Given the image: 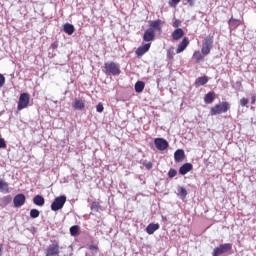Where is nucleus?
Here are the masks:
<instances>
[{"label":"nucleus","mask_w":256,"mask_h":256,"mask_svg":"<svg viewBox=\"0 0 256 256\" xmlns=\"http://www.w3.org/2000/svg\"><path fill=\"white\" fill-rule=\"evenodd\" d=\"M103 71L106 75H121V68L115 62H106Z\"/></svg>","instance_id":"obj_1"},{"label":"nucleus","mask_w":256,"mask_h":256,"mask_svg":"<svg viewBox=\"0 0 256 256\" xmlns=\"http://www.w3.org/2000/svg\"><path fill=\"white\" fill-rule=\"evenodd\" d=\"M230 109L231 104L229 102H222L210 109V115H221V113H227Z\"/></svg>","instance_id":"obj_2"},{"label":"nucleus","mask_w":256,"mask_h":256,"mask_svg":"<svg viewBox=\"0 0 256 256\" xmlns=\"http://www.w3.org/2000/svg\"><path fill=\"white\" fill-rule=\"evenodd\" d=\"M214 38L211 35L206 36L202 41L201 53L202 55H209L213 49Z\"/></svg>","instance_id":"obj_3"},{"label":"nucleus","mask_w":256,"mask_h":256,"mask_svg":"<svg viewBox=\"0 0 256 256\" xmlns=\"http://www.w3.org/2000/svg\"><path fill=\"white\" fill-rule=\"evenodd\" d=\"M65 203H67V196L62 195L56 197L51 204L52 211H59L60 209H63Z\"/></svg>","instance_id":"obj_4"},{"label":"nucleus","mask_w":256,"mask_h":256,"mask_svg":"<svg viewBox=\"0 0 256 256\" xmlns=\"http://www.w3.org/2000/svg\"><path fill=\"white\" fill-rule=\"evenodd\" d=\"M29 99L30 97L27 93H22L20 95L17 106L18 111H23V109H27V107H29Z\"/></svg>","instance_id":"obj_5"},{"label":"nucleus","mask_w":256,"mask_h":256,"mask_svg":"<svg viewBox=\"0 0 256 256\" xmlns=\"http://www.w3.org/2000/svg\"><path fill=\"white\" fill-rule=\"evenodd\" d=\"M232 248L233 246L231 244H222L213 250V256L223 255V253L231 251Z\"/></svg>","instance_id":"obj_6"},{"label":"nucleus","mask_w":256,"mask_h":256,"mask_svg":"<svg viewBox=\"0 0 256 256\" xmlns=\"http://www.w3.org/2000/svg\"><path fill=\"white\" fill-rule=\"evenodd\" d=\"M46 256H59V243L49 245L45 250Z\"/></svg>","instance_id":"obj_7"},{"label":"nucleus","mask_w":256,"mask_h":256,"mask_svg":"<svg viewBox=\"0 0 256 256\" xmlns=\"http://www.w3.org/2000/svg\"><path fill=\"white\" fill-rule=\"evenodd\" d=\"M154 145L158 151H165L169 147V142L163 138H155Z\"/></svg>","instance_id":"obj_8"},{"label":"nucleus","mask_w":256,"mask_h":256,"mask_svg":"<svg viewBox=\"0 0 256 256\" xmlns=\"http://www.w3.org/2000/svg\"><path fill=\"white\" fill-rule=\"evenodd\" d=\"M25 200V194H17L13 199L14 207H23Z\"/></svg>","instance_id":"obj_9"},{"label":"nucleus","mask_w":256,"mask_h":256,"mask_svg":"<svg viewBox=\"0 0 256 256\" xmlns=\"http://www.w3.org/2000/svg\"><path fill=\"white\" fill-rule=\"evenodd\" d=\"M149 49H151V43H146L143 46L138 47L135 53L137 57H143V55H145Z\"/></svg>","instance_id":"obj_10"},{"label":"nucleus","mask_w":256,"mask_h":256,"mask_svg":"<svg viewBox=\"0 0 256 256\" xmlns=\"http://www.w3.org/2000/svg\"><path fill=\"white\" fill-rule=\"evenodd\" d=\"M72 107L76 111H83L85 109V100L75 98Z\"/></svg>","instance_id":"obj_11"},{"label":"nucleus","mask_w":256,"mask_h":256,"mask_svg":"<svg viewBox=\"0 0 256 256\" xmlns=\"http://www.w3.org/2000/svg\"><path fill=\"white\" fill-rule=\"evenodd\" d=\"M153 39H155V31L152 28H149L144 32L143 41L149 43V41H153Z\"/></svg>","instance_id":"obj_12"},{"label":"nucleus","mask_w":256,"mask_h":256,"mask_svg":"<svg viewBox=\"0 0 256 256\" xmlns=\"http://www.w3.org/2000/svg\"><path fill=\"white\" fill-rule=\"evenodd\" d=\"M189 46V38L184 37L180 43V45H178L177 49H176V53H183V51H185V49H187V47Z\"/></svg>","instance_id":"obj_13"},{"label":"nucleus","mask_w":256,"mask_h":256,"mask_svg":"<svg viewBox=\"0 0 256 256\" xmlns=\"http://www.w3.org/2000/svg\"><path fill=\"white\" fill-rule=\"evenodd\" d=\"M192 170H193V164L185 163L179 168V173L180 175H187V173H189V171H192Z\"/></svg>","instance_id":"obj_14"},{"label":"nucleus","mask_w":256,"mask_h":256,"mask_svg":"<svg viewBox=\"0 0 256 256\" xmlns=\"http://www.w3.org/2000/svg\"><path fill=\"white\" fill-rule=\"evenodd\" d=\"M161 27H163V21L161 19L150 23V29H152V31H161Z\"/></svg>","instance_id":"obj_15"},{"label":"nucleus","mask_w":256,"mask_h":256,"mask_svg":"<svg viewBox=\"0 0 256 256\" xmlns=\"http://www.w3.org/2000/svg\"><path fill=\"white\" fill-rule=\"evenodd\" d=\"M174 159L177 163L183 161V159H185V151L181 149L176 150L174 153Z\"/></svg>","instance_id":"obj_16"},{"label":"nucleus","mask_w":256,"mask_h":256,"mask_svg":"<svg viewBox=\"0 0 256 256\" xmlns=\"http://www.w3.org/2000/svg\"><path fill=\"white\" fill-rule=\"evenodd\" d=\"M63 31L67 35H73V33H75V26H73V24L66 23L63 26Z\"/></svg>","instance_id":"obj_17"},{"label":"nucleus","mask_w":256,"mask_h":256,"mask_svg":"<svg viewBox=\"0 0 256 256\" xmlns=\"http://www.w3.org/2000/svg\"><path fill=\"white\" fill-rule=\"evenodd\" d=\"M183 35H185V32L183 31V29L178 28L174 30V32L172 33V38L174 39V41H179V39H181Z\"/></svg>","instance_id":"obj_18"},{"label":"nucleus","mask_w":256,"mask_h":256,"mask_svg":"<svg viewBox=\"0 0 256 256\" xmlns=\"http://www.w3.org/2000/svg\"><path fill=\"white\" fill-rule=\"evenodd\" d=\"M33 203H34V205H37L38 207H43V205H45V198H43V196H41V195H36L33 198Z\"/></svg>","instance_id":"obj_19"},{"label":"nucleus","mask_w":256,"mask_h":256,"mask_svg":"<svg viewBox=\"0 0 256 256\" xmlns=\"http://www.w3.org/2000/svg\"><path fill=\"white\" fill-rule=\"evenodd\" d=\"M213 101H215V93L213 92H208L205 97H204V103H206L207 105L213 103Z\"/></svg>","instance_id":"obj_20"},{"label":"nucleus","mask_w":256,"mask_h":256,"mask_svg":"<svg viewBox=\"0 0 256 256\" xmlns=\"http://www.w3.org/2000/svg\"><path fill=\"white\" fill-rule=\"evenodd\" d=\"M208 82L209 78H207V76H202L196 79L195 84L198 85V87H201L203 85H207Z\"/></svg>","instance_id":"obj_21"},{"label":"nucleus","mask_w":256,"mask_h":256,"mask_svg":"<svg viewBox=\"0 0 256 256\" xmlns=\"http://www.w3.org/2000/svg\"><path fill=\"white\" fill-rule=\"evenodd\" d=\"M11 201H12L11 195L4 196L0 199V206L7 207V205H9Z\"/></svg>","instance_id":"obj_22"},{"label":"nucleus","mask_w":256,"mask_h":256,"mask_svg":"<svg viewBox=\"0 0 256 256\" xmlns=\"http://www.w3.org/2000/svg\"><path fill=\"white\" fill-rule=\"evenodd\" d=\"M178 196L180 199H186L187 198V189H185V187L183 186H179L178 189Z\"/></svg>","instance_id":"obj_23"},{"label":"nucleus","mask_w":256,"mask_h":256,"mask_svg":"<svg viewBox=\"0 0 256 256\" xmlns=\"http://www.w3.org/2000/svg\"><path fill=\"white\" fill-rule=\"evenodd\" d=\"M143 89H145V82L137 81L135 83V91H136V93H143Z\"/></svg>","instance_id":"obj_24"},{"label":"nucleus","mask_w":256,"mask_h":256,"mask_svg":"<svg viewBox=\"0 0 256 256\" xmlns=\"http://www.w3.org/2000/svg\"><path fill=\"white\" fill-rule=\"evenodd\" d=\"M0 191L1 193H9V183L0 179Z\"/></svg>","instance_id":"obj_25"},{"label":"nucleus","mask_w":256,"mask_h":256,"mask_svg":"<svg viewBox=\"0 0 256 256\" xmlns=\"http://www.w3.org/2000/svg\"><path fill=\"white\" fill-rule=\"evenodd\" d=\"M159 229V225H148L146 228V232L148 235H153L155 231Z\"/></svg>","instance_id":"obj_26"},{"label":"nucleus","mask_w":256,"mask_h":256,"mask_svg":"<svg viewBox=\"0 0 256 256\" xmlns=\"http://www.w3.org/2000/svg\"><path fill=\"white\" fill-rule=\"evenodd\" d=\"M200 51H195L193 54L194 59L196 60V63H200V61H203V54Z\"/></svg>","instance_id":"obj_27"},{"label":"nucleus","mask_w":256,"mask_h":256,"mask_svg":"<svg viewBox=\"0 0 256 256\" xmlns=\"http://www.w3.org/2000/svg\"><path fill=\"white\" fill-rule=\"evenodd\" d=\"M70 234L72 237H77V235H79V226H72L70 228Z\"/></svg>","instance_id":"obj_28"},{"label":"nucleus","mask_w":256,"mask_h":256,"mask_svg":"<svg viewBox=\"0 0 256 256\" xmlns=\"http://www.w3.org/2000/svg\"><path fill=\"white\" fill-rule=\"evenodd\" d=\"M91 209L92 211L99 212L101 211V204H99V202H92Z\"/></svg>","instance_id":"obj_29"},{"label":"nucleus","mask_w":256,"mask_h":256,"mask_svg":"<svg viewBox=\"0 0 256 256\" xmlns=\"http://www.w3.org/2000/svg\"><path fill=\"white\" fill-rule=\"evenodd\" d=\"M39 215H40V212H39V210H37V209H32V210L30 211V217H31L32 219H37V217H39Z\"/></svg>","instance_id":"obj_30"},{"label":"nucleus","mask_w":256,"mask_h":256,"mask_svg":"<svg viewBox=\"0 0 256 256\" xmlns=\"http://www.w3.org/2000/svg\"><path fill=\"white\" fill-rule=\"evenodd\" d=\"M228 24L230 25V27H239V20L231 18L228 21Z\"/></svg>","instance_id":"obj_31"},{"label":"nucleus","mask_w":256,"mask_h":256,"mask_svg":"<svg viewBox=\"0 0 256 256\" xmlns=\"http://www.w3.org/2000/svg\"><path fill=\"white\" fill-rule=\"evenodd\" d=\"M177 175V170L171 168L169 171H168V177H170V179H173V177H175Z\"/></svg>","instance_id":"obj_32"},{"label":"nucleus","mask_w":256,"mask_h":256,"mask_svg":"<svg viewBox=\"0 0 256 256\" xmlns=\"http://www.w3.org/2000/svg\"><path fill=\"white\" fill-rule=\"evenodd\" d=\"M248 104H249V99H247V98H241L240 99L241 107H247Z\"/></svg>","instance_id":"obj_33"},{"label":"nucleus","mask_w":256,"mask_h":256,"mask_svg":"<svg viewBox=\"0 0 256 256\" xmlns=\"http://www.w3.org/2000/svg\"><path fill=\"white\" fill-rule=\"evenodd\" d=\"M175 55V52L173 51V48H170L167 50V58L173 59V56Z\"/></svg>","instance_id":"obj_34"},{"label":"nucleus","mask_w":256,"mask_h":256,"mask_svg":"<svg viewBox=\"0 0 256 256\" xmlns=\"http://www.w3.org/2000/svg\"><path fill=\"white\" fill-rule=\"evenodd\" d=\"M105 108L103 107V104L102 103H98V105L96 106V111L97 113H103V110Z\"/></svg>","instance_id":"obj_35"},{"label":"nucleus","mask_w":256,"mask_h":256,"mask_svg":"<svg viewBox=\"0 0 256 256\" xmlns=\"http://www.w3.org/2000/svg\"><path fill=\"white\" fill-rule=\"evenodd\" d=\"M181 3V0H170L169 5L170 7H173V5H179Z\"/></svg>","instance_id":"obj_36"},{"label":"nucleus","mask_w":256,"mask_h":256,"mask_svg":"<svg viewBox=\"0 0 256 256\" xmlns=\"http://www.w3.org/2000/svg\"><path fill=\"white\" fill-rule=\"evenodd\" d=\"M7 144L5 143V139L0 138V149H5Z\"/></svg>","instance_id":"obj_37"},{"label":"nucleus","mask_w":256,"mask_h":256,"mask_svg":"<svg viewBox=\"0 0 256 256\" xmlns=\"http://www.w3.org/2000/svg\"><path fill=\"white\" fill-rule=\"evenodd\" d=\"M5 85V76L0 74V87H3Z\"/></svg>","instance_id":"obj_38"},{"label":"nucleus","mask_w":256,"mask_h":256,"mask_svg":"<svg viewBox=\"0 0 256 256\" xmlns=\"http://www.w3.org/2000/svg\"><path fill=\"white\" fill-rule=\"evenodd\" d=\"M144 167H146V169H148V170L153 169V163L147 162L146 164H144Z\"/></svg>","instance_id":"obj_39"},{"label":"nucleus","mask_w":256,"mask_h":256,"mask_svg":"<svg viewBox=\"0 0 256 256\" xmlns=\"http://www.w3.org/2000/svg\"><path fill=\"white\" fill-rule=\"evenodd\" d=\"M181 25V20H175L173 23V27H180Z\"/></svg>","instance_id":"obj_40"},{"label":"nucleus","mask_w":256,"mask_h":256,"mask_svg":"<svg viewBox=\"0 0 256 256\" xmlns=\"http://www.w3.org/2000/svg\"><path fill=\"white\" fill-rule=\"evenodd\" d=\"M187 3L190 5V7H193V5H195V0H187Z\"/></svg>","instance_id":"obj_41"},{"label":"nucleus","mask_w":256,"mask_h":256,"mask_svg":"<svg viewBox=\"0 0 256 256\" xmlns=\"http://www.w3.org/2000/svg\"><path fill=\"white\" fill-rule=\"evenodd\" d=\"M255 101H256V96L253 95V96L251 97V105H255Z\"/></svg>","instance_id":"obj_42"},{"label":"nucleus","mask_w":256,"mask_h":256,"mask_svg":"<svg viewBox=\"0 0 256 256\" xmlns=\"http://www.w3.org/2000/svg\"><path fill=\"white\" fill-rule=\"evenodd\" d=\"M97 249H98V248H97V246H95V245H91V246H90V250H91V251H97Z\"/></svg>","instance_id":"obj_43"},{"label":"nucleus","mask_w":256,"mask_h":256,"mask_svg":"<svg viewBox=\"0 0 256 256\" xmlns=\"http://www.w3.org/2000/svg\"><path fill=\"white\" fill-rule=\"evenodd\" d=\"M3 253V244H0V255Z\"/></svg>","instance_id":"obj_44"},{"label":"nucleus","mask_w":256,"mask_h":256,"mask_svg":"<svg viewBox=\"0 0 256 256\" xmlns=\"http://www.w3.org/2000/svg\"><path fill=\"white\" fill-rule=\"evenodd\" d=\"M149 225H155V223H150Z\"/></svg>","instance_id":"obj_45"}]
</instances>
